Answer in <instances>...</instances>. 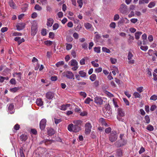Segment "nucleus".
<instances>
[{
    "label": "nucleus",
    "mask_w": 157,
    "mask_h": 157,
    "mask_svg": "<svg viewBox=\"0 0 157 157\" xmlns=\"http://www.w3.org/2000/svg\"><path fill=\"white\" fill-rule=\"evenodd\" d=\"M110 60L112 64H114L117 62V59L112 58H110Z\"/></svg>",
    "instance_id": "680f3d73"
},
{
    "label": "nucleus",
    "mask_w": 157,
    "mask_h": 157,
    "mask_svg": "<svg viewBox=\"0 0 157 157\" xmlns=\"http://www.w3.org/2000/svg\"><path fill=\"white\" fill-rule=\"evenodd\" d=\"M71 65L74 66V67H72L71 68L72 70L73 71L76 70L78 68V62L75 59H72L71 61Z\"/></svg>",
    "instance_id": "423d86ee"
},
{
    "label": "nucleus",
    "mask_w": 157,
    "mask_h": 157,
    "mask_svg": "<svg viewBox=\"0 0 157 157\" xmlns=\"http://www.w3.org/2000/svg\"><path fill=\"white\" fill-rule=\"evenodd\" d=\"M74 127V124H69L68 126V130L70 132H71L73 130L72 128Z\"/></svg>",
    "instance_id": "72a5a7b5"
},
{
    "label": "nucleus",
    "mask_w": 157,
    "mask_h": 157,
    "mask_svg": "<svg viewBox=\"0 0 157 157\" xmlns=\"http://www.w3.org/2000/svg\"><path fill=\"white\" fill-rule=\"evenodd\" d=\"M92 100L90 98H87L85 101L84 103L86 104H89Z\"/></svg>",
    "instance_id": "37998d69"
},
{
    "label": "nucleus",
    "mask_w": 157,
    "mask_h": 157,
    "mask_svg": "<svg viewBox=\"0 0 157 157\" xmlns=\"http://www.w3.org/2000/svg\"><path fill=\"white\" fill-rule=\"evenodd\" d=\"M127 7V6L125 4H122L119 8L120 12L123 14H128Z\"/></svg>",
    "instance_id": "20e7f679"
},
{
    "label": "nucleus",
    "mask_w": 157,
    "mask_h": 157,
    "mask_svg": "<svg viewBox=\"0 0 157 157\" xmlns=\"http://www.w3.org/2000/svg\"><path fill=\"white\" fill-rule=\"evenodd\" d=\"M73 123L75 125H76L78 127H80L79 125L81 124L82 121L81 120L75 121H73Z\"/></svg>",
    "instance_id": "6ab92c4d"
},
{
    "label": "nucleus",
    "mask_w": 157,
    "mask_h": 157,
    "mask_svg": "<svg viewBox=\"0 0 157 157\" xmlns=\"http://www.w3.org/2000/svg\"><path fill=\"white\" fill-rule=\"evenodd\" d=\"M95 102L98 105H101L103 104V100L101 98L96 97L94 98Z\"/></svg>",
    "instance_id": "1a4fd4ad"
},
{
    "label": "nucleus",
    "mask_w": 157,
    "mask_h": 157,
    "mask_svg": "<svg viewBox=\"0 0 157 157\" xmlns=\"http://www.w3.org/2000/svg\"><path fill=\"white\" fill-rule=\"evenodd\" d=\"M145 119L147 123L148 124L150 122V118L148 115H146L145 117Z\"/></svg>",
    "instance_id": "3c124183"
},
{
    "label": "nucleus",
    "mask_w": 157,
    "mask_h": 157,
    "mask_svg": "<svg viewBox=\"0 0 157 157\" xmlns=\"http://www.w3.org/2000/svg\"><path fill=\"white\" fill-rule=\"evenodd\" d=\"M54 93L51 92H48L46 94V98L49 99H52L54 97Z\"/></svg>",
    "instance_id": "9b49d317"
},
{
    "label": "nucleus",
    "mask_w": 157,
    "mask_h": 157,
    "mask_svg": "<svg viewBox=\"0 0 157 157\" xmlns=\"http://www.w3.org/2000/svg\"><path fill=\"white\" fill-rule=\"evenodd\" d=\"M37 25L36 22L33 23L32 25L31 29V34L32 36H34L36 34L37 30Z\"/></svg>",
    "instance_id": "39448f33"
},
{
    "label": "nucleus",
    "mask_w": 157,
    "mask_h": 157,
    "mask_svg": "<svg viewBox=\"0 0 157 157\" xmlns=\"http://www.w3.org/2000/svg\"><path fill=\"white\" fill-rule=\"evenodd\" d=\"M117 137V135L116 131H113L112 132L109 136V140L112 142L115 141Z\"/></svg>",
    "instance_id": "7ed1b4c3"
},
{
    "label": "nucleus",
    "mask_w": 157,
    "mask_h": 157,
    "mask_svg": "<svg viewBox=\"0 0 157 157\" xmlns=\"http://www.w3.org/2000/svg\"><path fill=\"white\" fill-rule=\"evenodd\" d=\"M20 155L21 157H25L23 153V149L22 148H20L19 149Z\"/></svg>",
    "instance_id": "f704fd0d"
},
{
    "label": "nucleus",
    "mask_w": 157,
    "mask_h": 157,
    "mask_svg": "<svg viewBox=\"0 0 157 157\" xmlns=\"http://www.w3.org/2000/svg\"><path fill=\"white\" fill-rule=\"evenodd\" d=\"M41 34L43 36H45L47 34V32L45 29H43L41 31Z\"/></svg>",
    "instance_id": "0e129e2a"
},
{
    "label": "nucleus",
    "mask_w": 157,
    "mask_h": 157,
    "mask_svg": "<svg viewBox=\"0 0 157 157\" xmlns=\"http://www.w3.org/2000/svg\"><path fill=\"white\" fill-rule=\"evenodd\" d=\"M117 116L121 117H124V113L123 110L121 108H118L117 109Z\"/></svg>",
    "instance_id": "2eb2a0df"
},
{
    "label": "nucleus",
    "mask_w": 157,
    "mask_h": 157,
    "mask_svg": "<svg viewBox=\"0 0 157 157\" xmlns=\"http://www.w3.org/2000/svg\"><path fill=\"white\" fill-rule=\"evenodd\" d=\"M9 4L10 7L13 9H15L16 8V4L13 2V0H10L9 2Z\"/></svg>",
    "instance_id": "dca6fc26"
},
{
    "label": "nucleus",
    "mask_w": 157,
    "mask_h": 157,
    "mask_svg": "<svg viewBox=\"0 0 157 157\" xmlns=\"http://www.w3.org/2000/svg\"><path fill=\"white\" fill-rule=\"evenodd\" d=\"M85 133L86 135H89L91 131L92 126L89 122H87L85 124Z\"/></svg>",
    "instance_id": "f03ea898"
},
{
    "label": "nucleus",
    "mask_w": 157,
    "mask_h": 157,
    "mask_svg": "<svg viewBox=\"0 0 157 157\" xmlns=\"http://www.w3.org/2000/svg\"><path fill=\"white\" fill-rule=\"evenodd\" d=\"M149 0H139V3L141 5L144 3H148Z\"/></svg>",
    "instance_id": "473e14b6"
},
{
    "label": "nucleus",
    "mask_w": 157,
    "mask_h": 157,
    "mask_svg": "<svg viewBox=\"0 0 157 157\" xmlns=\"http://www.w3.org/2000/svg\"><path fill=\"white\" fill-rule=\"evenodd\" d=\"M77 2L78 4V6L80 8L82 7L83 5V3L82 0H77Z\"/></svg>",
    "instance_id": "79ce46f5"
},
{
    "label": "nucleus",
    "mask_w": 157,
    "mask_h": 157,
    "mask_svg": "<svg viewBox=\"0 0 157 157\" xmlns=\"http://www.w3.org/2000/svg\"><path fill=\"white\" fill-rule=\"evenodd\" d=\"M48 132L49 136H52L55 133V131L52 128H49L48 130Z\"/></svg>",
    "instance_id": "cd10ccee"
},
{
    "label": "nucleus",
    "mask_w": 157,
    "mask_h": 157,
    "mask_svg": "<svg viewBox=\"0 0 157 157\" xmlns=\"http://www.w3.org/2000/svg\"><path fill=\"white\" fill-rule=\"evenodd\" d=\"M82 28V26L80 24H78V25L76 27L75 30L77 31H79Z\"/></svg>",
    "instance_id": "8fccbe9b"
},
{
    "label": "nucleus",
    "mask_w": 157,
    "mask_h": 157,
    "mask_svg": "<svg viewBox=\"0 0 157 157\" xmlns=\"http://www.w3.org/2000/svg\"><path fill=\"white\" fill-rule=\"evenodd\" d=\"M119 15L118 14H116L114 16L113 20L114 21H116L119 19Z\"/></svg>",
    "instance_id": "e2e57ef3"
},
{
    "label": "nucleus",
    "mask_w": 157,
    "mask_h": 157,
    "mask_svg": "<svg viewBox=\"0 0 157 157\" xmlns=\"http://www.w3.org/2000/svg\"><path fill=\"white\" fill-rule=\"evenodd\" d=\"M71 105L70 104H67L65 105H63L61 106L60 109L63 110H66L68 108H69L70 106Z\"/></svg>",
    "instance_id": "f3484780"
},
{
    "label": "nucleus",
    "mask_w": 157,
    "mask_h": 157,
    "mask_svg": "<svg viewBox=\"0 0 157 157\" xmlns=\"http://www.w3.org/2000/svg\"><path fill=\"white\" fill-rule=\"evenodd\" d=\"M84 26L85 28L87 29H90L92 27V25L89 23H85Z\"/></svg>",
    "instance_id": "5701e85b"
},
{
    "label": "nucleus",
    "mask_w": 157,
    "mask_h": 157,
    "mask_svg": "<svg viewBox=\"0 0 157 157\" xmlns=\"http://www.w3.org/2000/svg\"><path fill=\"white\" fill-rule=\"evenodd\" d=\"M116 26V24L115 22H111L109 25V26L110 28L113 29H115Z\"/></svg>",
    "instance_id": "5fc2aeb1"
},
{
    "label": "nucleus",
    "mask_w": 157,
    "mask_h": 157,
    "mask_svg": "<svg viewBox=\"0 0 157 157\" xmlns=\"http://www.w3.org/2000/svg\"><path fill=\"white\" fill-rule=\"evenodd\" d=\"M94 51L97 53H99L100 52V47H94Z\"/></svg>",
    "instance_id": "ea45409f"
},
{
    "label": "nucleus",
    "mask_w": 157,
    "mask_h": 157,
    "mask_svg": "<svg viewBox=\"0 0 157 157\" xmlns=\"http://www.w3.org/2000/svg\"><path fill=\"white\" fill-rule=\"evenodd\" d=\"M57 15L58 16V17L59 18H61L63 16V13L60 11L58 12L57 13Z\"/></svg>",
    "instance_id": "774afa93"
},
{
    "label": "nucleus",
    "mask_w": 157,
    "mask_h": 157,
    "mask_svg": "<svg viewBox=\"0 0 157 157\" xmlns=\"http://www.w3.org/2000/svg\"><path fill=\"white\" fill-rule=\"evenodd\" d=\"M46 120L45 119H42L40 121V127L41 130H44L46 125Z\"/></svg>",
    "instance_id": "6e6552de"
},
{
    "label": "nucleus",
    "mask_w": 157,
    "mask_h": 157,
    "mask_svg": "<svg viewBox=\"0 0 157 157\" xmlns=\"http://www.w3.org/2000/svg\"><path fill=\"white\" fill-rule=\"evenodd\" d=\"M36 104L39 106H41L43 105V102L41 99H37L36 101Z\"/></svg>",
    "instance_id": "412c9836"
},
{
    "label": "nucleus",
    "mask_w": 157,
    "mask_h": 157,
    "mask_svg": "<svg viewBox=\"0 0 157 157\" xmlns=\"http://www.w3.org/2000/svg\"><path fill=\"white\" fill-rule=\"evenodd\" d=\"M82 47L85 49H87V44L86 43H84L82 45Z\"/></svg>",
    "instance_id": "13d9d810"
},
{
    "label": "nucleus",
    "mask_w": 157,
    "mask_h": 157,
    "mask_svg": "<svg viewBox=\"0 0 157 157\" xmlns=\"http://www.w3.org/2000/svg\"><path fill=\"white\" fill-rule=\"evenodd\" d=\"M22 74L21 72L18 73H14L13 74V75L14 77H17V80L18 81H20L21 79V76Z\"/></svg>",
    "instance_id": "f8f14e48"
},
{
    "label": "nucleus",
    "mask_w": 157,
    "mask_h": 157,
    "mask_svg": "<svg viewBox=\"0 0 157 157\" xmlns=\"http://www.w3.org/2000/svg\"><path fill=\"white\" fill-rule=\"evenodd\" d=\"M25 25L23 23H18L16 26V27L17 29L18 30L20 31L23 29L25 27Z\"/></svg>",
    "instance_id": "9d476101"
},
{
    "label": "nucleus",
    "mask_w": 157,
    "mask_h": 157,
    "mask_svg": "<svg viewBox=\"0 0 157 157\" xmlns=\"http://www.w3.org/2000/svg\"><path fill=\"white\" fill-rule=\"evenodd\" d=\"M105 93L108 96L110 97H112L113 96V95L109 92L106 91Z\"/></svg>",
    "instance_id": "69168bd1"
},
{
    "label": "nucleus",
    "mask_w": 157,
    "mask_h": 157,
    "mask_svg": "<svg viewBox=\"0 0 157 157\" xmlns=\"http://www.w3.org/2000/svg\"><path fill=\"white\" fill-rule=\"evenodd\" d=\"M52 41L50 40H47L44 42L45 44L47 46L51 45L52 44Z\"/></svg>",
    "instance_id": "a19ab883"
},
{
    "label": "nucleus",
    "mask_w": 157,
    "mask_h": 157,
    "mask_svg": "<svg viewBox=\"0 0 157 157\" xmlns=\"http://www.w3.org/2000/svg\"><path fill=\"white\" fill-rule=\"evenodd\" d=\"M148 47L147 46H141L140 47V49L144 51H146L148 49Z\"/></svg>",
    "instance_id": "bf43d9fd"
},
{
    "label": "nucleus",
    "mask_w": 157,
    "mask_h": 157,
    "mask_svg": "<svg viewBox=\"0 0 157 157\" xmlns=\"http://www.w3.org/2000/svg\"><path fill=\"white\" fill-rule=\"evenodd\" d=\"M122 152L120 149H118L117 151V155L119 157H121L122 156Z\"/></svg>",
    "instance_id": "c85d7f7f"
},
{
    "label": "nucleus",
    "mask_w": 157,
    "mask_h": 157,
    "mask_svg": "<svg viewBox=\"0 0 157 157\" xmlns=\"http://www.w3.org/2000/svg\"><path fill=\"white\" fill-rule=\"evenodd\" d=\"M157 99V96L155 95H153L150 98V100L155 101Z\"/></svg>",
    "instance_id": "09e8293b"
},
{
    "label": "nucleus",
    "mask_w": 157,
    "mask_h": 157,
    "mask_svg": "<svg viewBox=\"0 0 157 157\" xmlns=\"http://www.w3.org/2000/svg\"><path fill=\"white\" fill-rule=\"evenodd\" d=\"M9 113L12 114L14 112L13 109L14 105L13 103L9 104L7 105Z\"/></svg>",
    "instance_id": "0eeeda50"
},
{
    "label": "nucleus",
    "mask_w": 157,
    "mask_h": 157,
    "mask_svg": "<svg viewBox=\"0 0 157 157\" xmlns=\"http://www.w3.org/2000/svg\"><path fill=\"white\" fill-rule=\"evenodd\" d=\"M64 64V63L63 61H60L58 62L56 64V65L57 67L62 66Z\"/></svg>",
    "instance_id": "7c9ffc66"
},
{
    "label": "nucleus",
    "mask_w": 157,
    "mask_h": 157,
    "mask_svg": "<svg viewBox=\"0 0 157 157\" xmlns=\"http://www.w3.org/2000/svg\"><path fill=\"white\" fill-rule=\"evenodd\" d=\"M19 88L18 87H14L10 89V91L12 92H15L18 90Z\"/></svg>",
    "instance_id": "6e6d98bb"
},
{
    "label": "nucleus",
    "mask_w": 157,
    "mask_h": 157,
    "mask_svg": "<svg viewBox=\"0 0 157 157\" xmlns=\"http://www.w3.org/2000/svg\"><path fill=\"white\" fill-rule=\"evenodd\" d=\"M102 68L101 67H99L98 68L95 69V72L96 73H99L102 71Z\"/></svg>",
    "instance_id": "603ef678"
},
{
    "label": "nucleus",
    "mask_w": 157,
    "mask_h": 157,
    "mask_svg": "<svg viewBox=\"0 0 157 157\" xmlns=\"http://www.w3.org/2000/svg\"><path fill=\"white\" fill-rule=\"evenodd\" d=\"M127 140H123L122 141V142L121 144H118V142H116L115 144V145L117 147H121L123 146L125 144H126L127 143Z\"/></svg>",
    "instance_id": "a211bd4d"
},
{
    "label": "nucleus",
    "mask_w": 157,
    "mask_h": 157,
    "mask_svg": "<svg viewBox=\"0 0 157 157\" xmlns=\"http://www.w3.org/2000/svg\"><path fill=\"white\" fill-rule=\"evenodd\" d=\"M65 46H66V49L68 51L71 49L72 47V45L71 44L66 43Z\"/></svg>",
    "instance_id": "b1692460"
},
{
    "label": "nucleus",
    "mask_w": 157,
    "mask_h": 157,
    "mask_svg": "<svg viewBox=\"0 0 157 157\" xmlns=\"http://www.w3.org/2000/svg\"><path fill=\"white\" fill-rule=\"evenodd\" d=\"M155 5V2H150L148 5V7L149 8H152L154 7Z\"/></svg>",
    "instance_id": "2f4dec72"
},
{
    "label": "nucleus",
    "mask_w": 157,
    "mask_h": 157,
    "mask_svg": "<svg viewBox=\"0 0 157 157\" xmlns=\"http://www.w3.org/2000/svg\"><path fill=\"white\" fill-rule=\"evenodd\" d=\"M129 21L127 18L125 17L124 19H122V22L119 21L118 22V24H121V23H125V24L128 23L129 22Z\"/></svg>",
    "instance_id": "393cba45"
},
{
    "label": "nucleus",
    "mask_w": 157,
    "mask_h": 157,
    "mask_svg": "<svg viewBox=\"0 0 157 157\" xmlns=\"http://www.w3.org/2000/svg\"><path fill=\"white\" fill-rule=\"evenodd\" d=\"M10 82L11 84L13 85H15L16 84V81L15 79L14 78H12L10 80Z\"/></svg>",
    "instance_id": "4d7b16f0"
},
{
    "label": "nucleus",
    "mask_w": 157,
    "mask_h": 157,
    "mask_svg": "<svg viewBox=\"0 0 157 157\" xmlns=\"http://www.w3.org/2000/svg\"><path fill=\"white\" fill-rule=\"evenodd\" d=\"M14 40L17 42L18 44L20 45L23 42L25 41V40L23 38H21L20 37H16L14 38Z\"/></svg>",
    "instance_id": "4468645a"
},
{
    "label": "nucleus",
    "mask_w": 157,
    "mask_h": 157,
    "mask_svg": "<svg viewBox=\"0 0 157 157\" xmlns=\"http://www.w3.org/2000/svg\"><path fill=\"white\" fill-rule=\"evenodd\" d=\"M133 55L132 53L130 52H129L128 53V55L127 56L128 59H130V58H132L133 57Z\"/></svg>",
    "instance_id": "a18cd8bd"
},
{
    "label": "nucleus",
    "mask_w": 157,
    "mask_h": 157,
    "mask_svg": "<svg viewBox=\"0 0 157 157\" xmlns=\"http://www.w3.org/2000/svg\"><path fill=\"white\" fill-rule=\"evenodd\" d=\"M111 130V128L110 127H109L105 130V132L106 133H109L110 132Z\"/></svg>",
    "instance_id": "338daca9"
},
{
    "label": "nucleus",
    "mask_w": 157,
    "mask_h": 157,
    "mask_svg": "<svg viewBox=\"0 0 157 157\" xmlns=\"http://www.w3.org/2000/svg\"><path fill=\"white\" fill-rule=\"evenodd\" d=\"M63 75L64 77L69 79H74V75L72 72L69 71H65L62 74Z\"/></svg>",
    "instance_id": "f257e3e1"
},
{
    "label": "nucleus",
    "mask_w": 157,
    "mask_h": 157,
    "mask_svg": "<svg viewBox=\"0 0 157 157\" xmlns=\"http://www.w3.org/2000/svg\"><path fill=\"white\" fill-rule=\"evenodd\" d=\"M54 22V21L53 19L50 18H48L47 25L48 26L51 27L52 25Z\"/></svg>",
    "instance_id": "ddd939ff"
},
{
    "label": "nucleus",
    "mask_w": 157,
    "mask_h": 157,
    "mask_svg": "<svg viewBox=\"0 0 157 157\" xmlns=\"http://www.w3.org/2000/svg\"><path fill=\"white\" fill-rule=\"evenodd\" d=\"M100 121L101 122L102 124L106 126H108V125L105 122L104 119L103 118H101L100 119Z\"/></svg>",
    "instance_id": "de8ad7c7"
},
{
    "label": "nucleus",
    "mask_w": 157,
    "mask_h": 157,
    "mask_svg": "<svg viewBox=\"0 0 157 157\" xmlns=\"http://www.w3.org/2000/svg\"><path fill=\"white\" fill-rule=\"evenodd\" d=\"M146 129L150 131H152L154 130V128L152 125H149L146 128Z\"/></svg>",
    "instance_id": "58836bf2"
},
{
    "label": "nucleus",
    "mask_w": 157,
    "mask_h": 157,
    "mask_svg": "<svg viewBox=\"0 0 157 157\" xmlns=\"http://www.w3.org/2000/svg\"><path fill=\"white\" fill-rule=\"evenodd\" d=\"M59 27V25L57 23H55L53 26V30H56Z\"/></svg>",
    "instance_id": "864d4df0"
},
{
    "label": "nucleus",
    "mask_w": 157,
    "mask_h": 157,
    "mask_svg": "<svg viewBox=\"0 0 157 157\" xmlns=\"http://www.w3.org/2000/svg\"><path fill=\"white\" fill-rule=\"evenodd\" d=\"M73 130L72 132H79L81 129L80 127H78L76 125H74V127L72 128Z\"/></svg>",
    "instance_id": "aec40b11"
},
{
    "label": "nucleus",
    "mask_w": 157,
    "mask_h": 157,
    "mask_svg": "<svg viewBox=\"0 0 157 157\" xmlns=\"http://www.w3.org/2000/svg\"><path fill=\"white\" fill-rule=\"evenodd\" d=\"M133 95L135 98H140V95L139 93L136 92H135L133 93Z\"/></svg>",
    "instance_id": "4c0bfd02"
},
{
    "label": "nucleus",
    "mask_w": 157,
    "mask_h": 157,
    "mask_svg": "<svg viewBox=\"0 0 157 157\" xmlns=\"http://www.w3.org/2000/svg\"><path fill=\"white\" fill-rule=\"evenodd\" d=\"M87 112L86 111H84L80 113V115L82 116H86L87 115Z\"/></svg>",
    "instance_id": "49530a36"
},
{
    "label": "nucleus",
    "mask_w": 157,
    "mask_h": 157,
    "mask_svg": "<svg viewBox=\"0 0 157 157\" xmlns=\"http://www.w3.org/2000/svg\"><path fill=\"white\" fill-rule=\"evenodd\" d=\"M102 50L103 52H106L107 53H110V50L105 47H103L102 48Z\"/></svg>",
    "instance_id": "c03bdc74"
},
{
    "label": "nucleus",
    "mask_w": 157,
    "mask_h": 157,
    "mask_svg": "<svg viewBox=\"0 0 157 157\" xmlns=\"http://www.w3.org/2000/svg\"><path fill=\"white\" fill-rule=\"evenodd\" d=\"M20 139L22 141H25L28 138V136L25 134L22 135L20 137Z\"/></svg>",
    "instance_id": "4be33fe9"
},
{
    "label": "nucleus",
    "mask_w": 157,
    "mask_h": 157,
    "mask_svg": "<svg viewBox=\"0 0 157 157\" xmlns=\"http://www.w3.org/2000/svg\"><path fill=\"white\" fill-rule=\"evenodd\" d=\"M79 74L80 76L82 78H84L86 76V73L83 71H81L79 72Z\"/></svg>",
    "instance_id": "a878e982"
},
{
    "label": "nucleus",
    "mask_w": 157,
    "mask_h": 157,
    "mask_svg": "<svg viewBox=\"0 0 157 157\" xmlns=\"http://www.w3.org/2000/svg\"><path fill=\"white\" fill-rule=\"evenodd\" d=\"M91 63L93 66L94 67H97L99 66V64L98 63H96L94 61H92Z\"/></svg>",
    "instance_id": "052dcab7"
},
{
    "label": "nucleus",
    "mask_w": 157,
    "mask_h": 157,
    "mask_svg": "<svg viewBox=\"0 0 157 157\" xmlns=\"http://www.w3.org/2000/svg\"><path fill=\"white\" fill-rule=\"evenodd\" d=\"M96 78V76L94 74H92L90 77V79L92 82L94 81Z\"/></svg>",
    "instance_id": "c756f323"
},
{
    "label": "nucleus",
    "mask_w": 157,
    "mask_h": 157,
    "mask_svg": "<svg viewBox=\"0 0 157 157\" xmlns=\"http://www.w3.org/2000/svg\"><path fill=\"white\" fill-rule=\"evenodd\" d=\"M142 33L140 32H136L135 33V38L137 39L138 40L140 38V36L141 35V34H142Z\"/></svg>",
    "instance_id": "bb28decb"
},
{
    "label": "nucleus",
    "mask_w": 157,
    "mask_h": 157,
    "mask_svg": "<svg viewBox=\"0 0 157 157\" xmlns=\"http://www.w3.org/2000/svg\"><path fill=\"white\" fill-rule=\"evenodd\" d=\"M28 4L27 3H25L23 5V7L22 8V10L24 11H25L27 10L28 7Z\"/></svg>",
    "instance_id": "e433bc0d"
},
{
    "label": "nucleus",
    "mask_w": 157,
    "mask_h": 157,
    "mask_svg": "<svg viewBox=\"0 0 157 157\" xmlns=\"http://www.w3.org/2000/svg\"><path fill=\"white\" fill-rule=\"evenodd\" d=\"M34 9L40 11L42 10V7L38 4H36L35 6Z\"/></svg>",
    "instance_id": "c9c22d12"
}]
</instances>
